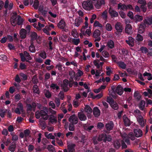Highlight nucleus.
I'll return each mask as SVG.
<instances>
[{
  "label": "nucleus",
  "mask_w": 152,
  "mask_h": 152,
  "mask_svg": "<svg viewBox=\"0 0 152 152\" xmlns=\"http://www.w3.org/2000/svg\"><path fill=\"white\" fill-rule=\"evenodd\" d=\"M19 55L20 56L21 60L23 62L26 61L27 62H30L29 61L26 60V59L30 60L32 59L29 53L26 51H24L23 53H20Z\"/></svg>",
  "instance_id": "1"
},
{
  "label": "nucleus",
  "mask_w": 152,
  "mask_h": 152,
  "mask_svg": "<svg viewBox=\"0 0 152 152\" xmlns=\"http://www.w3.org/2000/svg\"><path fill=\"white\" fill-rule=\"evenodd\" d=\"M93 2L90 0H88L87 1H83L82 3L83 8L88 10H90L93 8L92 3Z\"/></svg>",
  "instance_id": "2"
},
{
  "label": "nucleus",
  "mask_w": 152,
  "mask_h": 152,
  "mask_svg": "<svg viewBox=\"0 0 152 152\" xmlns=\"http://www.w3.org/2000/svg\"><path fill=\"white\" fill-rule=\"evenodd\" d=\"M12 14L13 15L10 18V21L12 26H16L17 24V18L18 16L17 13L16 12L13 13Z\"/></svg>",
  "instance_id": "3"
},
{
  "label": "nucleus",
  "mask_w": 152,
  "mask_h": 152,
  "mask_svg": "<svg viewBox=\"0 0 152 152\" xmlns=\"http://www.w3.org/2000/svg\"><path fill=\"white\" fill-rule=\"evenodd\" d=\"M96 8L97 9H99L102 5H104L105 1L104 0H98L96 2H93Z\"/></svg>",
  "instance_id": "4"
},
{
  "label": "nucleus",
  "mask_w": 152,
  "mask_h": 152,
  "mask_svg": "<svg viewBox=\"0 0 152 152\" xmlns=\"http://www.w3.org/2000/svg\"><path fill=\"white\" fill-rule=\"evenodd\" d=\"M85 111L87 113V116L88 118H91V114L92 113V110L90 106L88 105H86L84 108Z\"/></svg>",
  "instance_id": "5"
},
{
  "label": "nucleus",
  "mask_w": 152,
  "mask_h": 152,
  "mask_svg": "<svg viewBox=\"0 0 152 152\" xmlns=\"http://www.w3.org/2000/svg\"><path fill=\"white\" fill-rule=\"evenodd\" d=\"M69 121L71 123L75 124L78 123V119L77 116L74 114L69 117Z\"/></svg>",
  "instance_id": "6"
},
{
  "label": "nucleus",
  "mask_w": 152,
  "mask_h": 152,
  "mask_svg": "<svg viewBox=\"0 0 152 152\" xmlns=\"http://www.w3.org/2000/svg\"><path fill=\"white\" fill-rule=\"evenodd\" d=\"M115 28L117 31L115 32V34L118 35L119 33H121L122 31L123 27L121 23H120L117 22L115 24Z\"/></svg>",
  "instance_id": "7"
},
{
  "label": "nucleus",
  "mask_w": 152,
  "mask_h": 152,
  "mask_svg": "<svg viewBox=\"0 0 152 152\" xmlns=\"http://www.w3.org/2000/svg\"><path fill=\"white\" fill-rule=\"evenodd\" d=\"M68 81H69L67 79H65L64 80L63 83L61 85V86L62 87V88L63 89L65 92H66L68 90Z\"/></svg>",
  "instance_id": "8"
},
{
  "label": "nucleus",
  "mask_w": 152,
  "mask_h": 152,
  "mask_svg": "<svg viewBox=\"0 0 152 152\" xmlns=\"http://www.w3.org/2000/svg\"><path fill=\"white\" fill-rule=\"evenodd\" d=\"M109 13L112 18L117 17L118 15V13L110 7L109 8Z\"/></svg>",
  "instance_id": "9"
},
{
  "label": "nucleus",
  "mask_w": 152,
  "mask_h": 152,
  "mask_svg": "<svg viewBox=\"0 0 152 152\" xmlns=\"http://www.w3.org/2000/svg\"><path fill=\"white\" fill-rule=\"evenodd\" d=\"M124 92V89L120 85H118L116 87L115 92L118 94L121 95Z\"/></svg>",
  "instance_id": "10"
},
{
  "label": "nucleus",
  "mask_w": 152,
  "mask_h": 152,
  "mask_svg": "<svg viewBox=\"0 0 152 152\" xmlns=\"http://www.w3.org/2000/svg\"><path fill=\"white\" fill-rule=\"evenodd\" d=\"M121 136L123 138V140H124V142H125L127 144L130 145V142L128 137V135L126 133H124L123 134L121 135Z\"/></svg>",
  "instance_id": "11"
},
{
  "label": "nucleus",
  "mask_w": 152,
  "mask_h": 152,
  "mask_svg": "<svg viewBox=\"0 0 152 152\" xmlns=\"http://www.w3.org/2000/svg\"><path fill=\"white\" fill-rule=\"evenodd\" d=\"M137 121L139 124L142 126H144L145 125V122L143 117L140 115L137 116Z\"/></svg>",
  "instance_id": "12"
},
{
  "label": "nucleus",
  "mask_w": 152,
  "mask_h": 152,
  "mask_svg": "<svg viewBox=\"0 0 152 152\" xmlns=\"http://www.w3.org/2000/svg\"><path fill=\"white\" fill-rule=\"evenodd\" d=\"M78 116L79 119L81 121H85L87 117L86 115L83 112H79L78 113Z\"/></svg>",
  "instance_id": "13"
},
{
  "label": "nucleus",
  "mask_w": 152,
  "mask_h": 152,
  "mask_svg": "<svg viewBox=\"0 0 152 152\" xmlns=\"http://www.w3.org/2000/svg\"><path fill=\"white\" fill-rule=\"evenodd\" d=\"M146 24L144 23L143 22V24H141L140 25L139 27L138 32L140 34L142 33L144 31V29L146 27Z\"/></svg>",
  "instance_id": "14"
},
{
  "label": "nucleus",
  "mask_w": 152,
  "mask_h": 152,
  "mask_svg": "<svg viewBox=\"0 0 152 152\" xmlns=\"http://www.w3.org/2000/svg\"><path fill=\"white\" fill-rule=\"evenodd\" d=\"M134 133L135 136L136 137H139L142 136V131L140 129H135L134 130Z\"/></svg>",
  "instance_id": "15"
},
{
  "label": "nucleus",
  "mask_w": 152,
  "mask_h": 152,
  "mask_svg": "<svg viewBox=\"0 0 152 152\" xmlns=\"http://www.w3.org/2000/svg\"><path fill=\"white\" fill-rule=\"evenodd\" d=\"M41 116L42 118L45 120H47L48 117V115L47 113H46L44 110H40Z\"/></svg>",
  "instance_id": "16"
},
{
  "label": "nucleus",
  "mask_w": 152,
  "mask_h": 152,
  "mask_svg": "<svg viewBox=\"0 0 152 152\" xmlns=\"http://www.w3.org/2000/svg\"><path fill=\"white\" fill-rule=\"evenodd\" d=\"M93 113L95 117H98L100 115V111L98 108L96 107L94 108L93 110Z\"/></svg>",
  "instance_id": "17"
},
{
  "label": "nucleus",
  "mask_w": 152,
  "mask_h": 152,
  "mask_svg": "<svg viewBox=\"0 0 152 152\" xmlns=\"http://www.w3.org/2000/svg\"><path fill=\"white\" fill-rule=\"evenodd\" d=\"M49 122L52 123H56L57 122V117L53 115H50L48 119Z\"/></svg>",
  "instance_id": "18"
},
{
  "label": "nucleus",
  "mask_w": 152,
  "mask_h": 152,
  "mask_svg": "<svg viewBox=\"0 0 152 152\" xmlns=\"http://www.w3.org/2000/svg\"><path fill=\"white\" fill-rule=\"evenodd\" d=\"M143 22L144 23L147 25H151L152 24V16L150 18H146V19L143 20Z\"/></svg>",
  "instance_id": "19"
},
{
  "label": "nucleus",
  "mask_w": 152,
  "mask_h": 152,
  "mask_svg": "<svg viewBox=\"0 0 152 152\" xmlns=\"http://www.w3.org/2000/svg\"><path fill=\"white\" fill-rule=\"evenodd\" d=\"M132 27L131 25L129 24H127L126 26L125 31V32L128 34H130L132 32Z\"/></svg>",
  "instance_id": "20"
},
{
  "label": "nucleus",
  "mask_w": 152,
  "mask_h": 152,
  "mask_svg": "<svg viewBox=\"0 0 152 152\" xmlns=\"http://www.w3.org/2000/svg\"><path fill=\"white\" fill-rule=\"evenodd\" d=\"M75 146V144H69L67 146L69 152H75L74 148Z\"/></svg>",
  "instance_id": "21"
},
{
  "label": "nucleus",
  "mask_w": 152,
  "mask_h": 152,
  "mask_svg": "<svg viewBox=\"0 0 152 152\" xmlns=\"http://www.w3.org/2000/svg\"><path fill=\"white\" fill-rule=\"evenodd\" d=\"M65 26V23L64 21L62 20H61L58 24V28L61 29H64Z\"/></svg>",
  "instance_id": "22"
},
{
  "label": "nucleus",
  "mask_w": 152,
  "mask_h": 152,
  "mask_svg": "<svg viewBox=\"0 0 152 152\" xmlns=\"http://www.w3.org/2000/svg\"><path fill=\"white\" fill-rule=\"evenodd\" d=\"M20 37L22 39L25 38L26 36V30L23 28H22L20 32Z\"/></svg>",
  "instance_id": "23"
},
{
  "label": "nucleus",
  "mask_w": 152,
  "mask_h": 152,
  "mask_svg": "<svg viewBox=\"0 0 152 152\" xmlns=\"http://www.w3.org/2000/svg\"><path fill=\"white\" fill-rule=\"evenodd\" d=\"M126 42L131 46L134 45V39L132 37H129L128 40H126Z\"/></svg>",
  "instance_id": "24"
},
{
  "label": "nucleus",
  "mask_w": 152,
  "mask_h": 152,
  "mask_svg": "<svg viewBox=\"0 0 152 152\" xmlns=\"http://www.w3.org/2000/svg\"><path fill=\"white\" fill-rule=\"evenodd\" d=\"M82 21V19L80 17H79L78 18L76 19L75 20V26L77 27L79 26Z\"/></svg>",
  "instance_id": "25"
},
{
  "label": "nucleus",
  "mask_w": 152,
  "mask_h": 152,
  "mask_svg": "<svg viewBox=\"0 0 152 152\" xmlns=\"http://www.w3.org/2000/svg\"><path fill=\"white\" fill-rule=\"evenodd\" d=\"M105 126L107 130L110 131L112 129L113 126V124L112 122H110L107 124L105 125Z\"/></svg>",
  "instance_id": "26"
},
{
  "label": "nucleus",
  "mask_w": 152,
  "mask_h": 152,
  "mask_svg": "<svg viewBox=\"0 0 152 152\" xmlns=\"http://www.w3.org/2000/svg\"><path fill=\"white\" fill-rule=\"evenodd\" d=\"M118 10L121 9V10H126L127 8L126 5L124 4H122L121 3H120L118 4Z\"/></svg>",
  "instance_id": "27"
},
{
  "label": "nucleus",
  "mask_w": 152,
  "mask_h": 152,
  "mask_svg": "<svg viewBox=\"0 0 152 152\" xmlns=\"http://www.w3.org/2000/svg\"><path fill=\"white\" fill-rule=\"evenodd\" d=\"M134 96L135 99L137 101H139L141 97V96L137 91L134 93Z\"/></svg>",
  "instance_id": "28"
},
{
  "label": "nucleus",
  "mask_w": 152,
  "mask_h": 152,
  "mask_svg": "<svg viewBox=\"0 0 152 152\" xmlns=\"http://www.w3.org/2000/svg\"><path fill=\"white\" fill-rule=\"evenodd\" d=\"M123 119L124 124L126 126H129L130 124V121L128 118L126 116L124 115L123 116Z\"/></svg>",
  "instance_id": "29"
},
{
  "label": "nucleus",
  "mask_w": 152,
  "mask_h": 152,
  "mask_svg": "<svg viewBox=\"0 0 152 152\" xmlns=\"http://www.w3.org/2000/svg\"><path fill=\"white\" fill-rule=\"evenodd\" d=\"M145 103V101L143 100L141 101L140 102L139 106L140 108L142 110H143L144 109Z\"/></svg>",
  "instance_id": "30"
},
{
  "label": "nucleus",
  "mask_w": 152,
  "mask_h": 152,
  "mask_svg": "<svg viewBox=\"0 0 152 152\" xmlns=\"http://www.w3.org/2000/svg\"><path fill=\"white\" fill-rule=\"evenodd\" d=\"M45 134L46 137L48 139H55V137L51 133L48 134V132H45Z\"/></svg>",
  "instance_id": "31"
},
{
  "label": "nucleus",
  "mask_w": 152,
  "mask_h": 152,
  "mask_svg": "<svg viewBox=\"0 0 152 152\" xmlns=\"http://www.w3.org/2000/svg\"><path fill=\"white\" fill-rule=\"evenodd\" d=\"M31 45L29 47V50L32 53L34 52L35 51V47L34 45L33 42L32 41H31Z\"/></svg>",
  "instance_id": "32"
},
{
  "label": "nucleus",
  "mask_w": 152,
  "mask_h": 152,
  "mask_svg": "<svg viewBox=\"0 0 152 152\" xmlns=\"http://www.w3.org/2000/svg\"><path fill=\"white\" fill-rule=\"evenodd\" d=\"M100 35V32L98 29L96 30L94 32L93 36L95 38H97Z\"/></svg>",
  "instance_id": "33"
},
{
  "label": "nucleus",
  "mask_w": 152,
  "mask_h": 152,
  "mask_svg": "<svg viewBox=\"0 0 152 152\" xmlns=\"http://www.w3.org/2000/svg\"><path fill=\"white\" fill-rule=\"evenodd\" d=\"M31 41H32L33 42L34 40H35L37 38V33L34 32H33L31 33Z\"/></svg>",
  "instance_id": "34"
},
{
  "label": "nucleus",
  "mask_w": 152,
  "mask_h": 152,
  "mask_svg": "<svg viewBox=\"0 0 152 152\" xmlns=\"http://www.w3.org/2000/svg\"><path fill=\"white\" fill-rule=\"evenodd\" d=\"M47 148L50 152H56L54 147L51 145H49Z\"/></svg>",
  "instance_id": "35"
},
{
  "label": "nucleus",
  "mask_w": 152,
  "mask_h": 152,
  "mask_svg": "<svg viewBox=\"0 0 152 152\" xmlns=\"http://www.w3.org/2000/svg\"><path fill=\"white\" fill-rule=\"evenodd\" d=\"M23 20L20 15H18L17 19V24L18 25L22 24Z\"/></svg>",
  "instance_id": "36"
},
{
  "label": "nucleus",
  "mask_w": 152,
  "mask_h": 152,
  "mask_svg": "<svg viewBox=\"0 0 152 152\" xmlns=\"http://www.w3.org/2000/svg\"><path fill=\"white\" fill-rule=\"evenodd\" d=\"M33 90L34 93L39 94V91L38 86L36 85H34L33 86Z\"/></svg>",
  "instance_id": "37"
},
{
  "label": "nucleus",
  "mask_w": 152,
  "mask_h": 152,
  "mask_svg": "<svg viewBox=\"0 0 152 152\" xmlns=\"http://www.w3.org/2000/svg\"><path fill=\"white\" fill-rule=\"evenodd\" d=\"M113 144L114 147L116 148H118L120 147V143L118 140L114 141L113 142Z\"/></svg>",
  "instance_id": "38"
},
{
  "label": "nucleus",
  "mask_w": 152,
  "mask_h": 152,
  "mask_svg": "<svg viewBox=\"0 0 152 152\" xmlns=\"http://www.w3.org/2000/svg\"><path fill=\"white\" fill-rule=\"evenodd\" d=\"M107 45L108 46V47L110 48H113L114 46V44L113 42L111 40L108 41Z\"/></svg>",
  "instance_id": "39"
},
{
  "label": "nucleus",
  "mask_w": 152,
  "mask_h": 152,
  "mask_svg": "<svg viewBox=\"0 0 152 152\" xmlns=\"http://www.w3.org/2000/svg\"><path fill=\"white\" fill-rule=\"evenodd\" d=\"M104 138L103 139V140L104 142H106V140L108 141H110L111 140V138L110 136L108 135L107 136V135L105 134H104Z\"/></svg>",
  "instance_id": "40"
},
{
  "label": "nucleus",
  "mask_w": 152,
  "mask_h": 152,
  "mask_svg": "<svg viewBox=\"0 0 152 152\" xmlns=\"http://www.w3.org/2000/svg\"><path fill=\"white\" fill-rule=\"evenodd\" d=\"M118 63L119 66L121 68L125 69L126 68V65L124 62L120 61L118 62Z\"/></svg>",
  "instance_id": "41"
},
{
  "label": "nucleus",
  "mask_w": 152,
  "mask_h": 152,
  "mask_svg": "<svg viewBox=\"0 0 152 152\" xmlns=\"http://www.w3.org/2000/svg\"><path fill=\"white\" fill-rule=\"evenodd\" d=\"M135 19L137 21H141L143 20V17L139 15H136L135 16Z\"/></svg>",
  "instance_id": "42"
},
{
  "label": "nucleus",
  "mask_w": 152,
  "mask_h": 152,
  "mask_svg": "<svg viewBox=\"0 0 152 152\" xmlns=\"http://www.w3.org/2000/svg\"><path fill=\"white\" fill-rule=\"evenodd\" d=\"M39 5V1L38 0H35L34 1L33 6L35 9H37Z\"/></svg>",
  "instance_id": "43"
},
{
  "label": "nucleus",
  "mask_w": 152,
  "mask_h": 152,
  "mask_svg": "<svg viewBox=\"0 0 152 152\" xmlns=\"http://www.w3.org/2000/svg\"><path fill=\"white\" fill-rule=\"evenodd\" d=\"M110 105H111V107L115 110H117L118 108V104L115 102H114L112 104H110Z\"/></svg>",
  "instance_id": "44"
},
{
  "label": "nucleus",
  "mask_w": 152,
  "mask_h": 152,
  "mask_svg": "<svg viewBox=\"0 0 152 152\" xmlns=\"http://www.w3.org/2000/svg\"><path fill=\"white\" fill-rule=\"evenodd\" d=\"M73 36L75 38H77L78 36V34L75 29H73L72 32Z\"/></svg>",
  "instance_id": "45"
},
{
  "label": "nucleus",
  "mask_w": 152,
  "mask_h": 152,
  "mask_svg": "<svg viewBox=\"0 0 152 152\" xmlns=\"http://www.w3.org/2000/svg\"><path fill=\"white\" fill-rule=\"evenodd\" d=\"M77 71H78V72L76 73V74L77 75V76L75 78V79L76 80H77V77L81 76L83 74V72L80 70L78 69L77 70Z\"/></svg>",
  "instance_id": "46"
},
{
  "label": "nucleus",
  "mask_w": 152,
  "mask_h": 152,
  "mask_svg": "<svg viewBox=\"0 0 152 152\" xmlns=\"http://www.w3.org/2000/svg\"><path fill=\"white\" fill-rule=\"evenodd\" d=\"M80 42V40L79 39H73L72 40V42L74 45H77Z\"/></svg>",
  "instance_id": "47"
},
{
  "label": "nucleus",
  "mask_w": 152,
  "mask_h": 152,
  "mask_svg": "<svg viewBox=\"0 0 152 152\" xmlns=\"http://www.w3.org/2000/svg\"><path fill=\"white\" fill-rule=\"evenodd\" d=\"M60 100L59 99L56 98L55 100V102L57 107H59L60 105Z\"/></svg>",
  "instance_id": "48"
},
{
  "label": "nucleus",
  "mask_w": 152,
  "mask_h": 152,
  "mask_svg": "<svg viewBox=\"0 0 152 152\" xmlns=\"http://www.w3.org/2000/svg\"><path fill=\"white\" fill-rule=\"evenodd\" d=\"M16 147L15 145H13L10 146L9 148V150L10 151L12 152H14Z\"/></svg>",
  "instance_id": "49"
},
{
  "label": "nucleus",
  "mask_w": 152,
  "mask_h": 152,
  "mask_svg": "<svg viewBox=\"0 0 152 152\" xmlns=\"http://www.w3.org/2000/svg\"><path fill=\"white\" fill-rule=\"evenodd\" d=\"M137 3L141 4V5H146V2L145 0H138Z\"/></svg>",
  "instance_id": "50"
},
{
  "label": "nucleus",
  "mask_w": 152,
  "mask_h": 152,
  "mask_svg": "<svg viewBox=\"0 0 152 152\" xmlns=\"http://www.w3.org/2000/svg\"><path fill=\"white\" fill-rule=\"evenodd\" d=\"M107 102L110 104L114 102L113 99L110 97H107Z\"/></svg>",
  "instance_id": "51"
},
{
  "label": "nucleus",
  "mask_w": 152,
  "mask_h": 152,
  "mask_svg": "<svg viewBox=\"0 0 152 152\" xmlns=\"http://www.w3.org/2000/svg\"><path fill=\"white\" fill-rule=\"evenodd\" d=\"M74 124L71 123L69 125V130L71 131H73L74 130Z\"/></svg>",
  "instance_id": "52"
},
{
  "label": "nucleus",
  "mask_w": 152,
  "mask_h": 152,
  "mask_svg": "<svg viewBox=\"0 0 152 152\" xmlns=\"http://www.w3.org/2000/svg\"><path fill=\"white\" fill-rule=\"evenodd\" d=\"M50 87L52 88L53 89L55 88L56 90H58L59 89V87L57 86L56 84H52L50 86Z\"/></svg>",
  "instance_id": "53"
},
{
  "label": "nucleus",
  "mask_w": 152,
  "mask_h": 152,
  "mask_svg": "<svg viewBox=\"0 0 152 152\" xmlns=\"http://www.w3.org/2000/svg\"><path fill=\"white\" fill-rule=\"evenodd\" d=\"M102 55L105 57H107L109 56V54L105 50L102 52Z\"/></svg>",
  "instance_id": "54"
},
{
  "label": "nucleus",
  "mask_w": 152,
  "mask_h": 152,
  "mask_svg": "<svg viewBox=\"0 0 152 152\" xmlns=\"http://www.w3.org/2000/svg\"><path fill=\"white\" fill-rule=\"evenodd\" d=\"M107 12L106 10H105L102 14L103 18L106 19L107 18Z\"/></svg>",
  "instance_id": "55"
},
{
  "label": "nucleus",
  "mask_w": 152,
  "mask_h": 152,
  "mask_svg": "<svg viewBox=\"0 0 152 152\" xmlns=\"http://www.w3.org/2000/svg\"><path fill=\"white\" fill-rule=\"evenodd\" d=\"M94 26H99L100 27H102V24L99 23V22L97 21H96L94 23Z\"/></svg>",
  "instance_id": "56"
},
{
  "label": "nucleus",
  "mask_w": 152,
  "mask_h": 152,
  "mask_svg": "<svg viewBox=\"0 0 152 152\" xmlns=\"http://www.w3.org/2000/svg\"><path fill=\"white\" fill-rule=\"evenodd\" d=\"M128 137L130 139L132 140H134L135 137L134 136L133 134L132 133H130L129 134Z\"/></svg>",
  "instance_id": "57"
},
{
  "label": "nucleus",
  "mask_w": 152,
  "mask_h": 152,
  "mask_svg": "<svg viewBox=\"0 0 152 152\" xmlns=\"http://www.w3.org/2000/svg\"><path fill=\"white\" fill-rule=\"evenodd\" d=\"M18 108H19L20 111L23 112L24 110L23 109V107L22 104L21 103H19L18 104Z\"/></svg>",
  "instance_id": "58"
},
{
  "label": "nucleus",
  "mask_w": 152,
  "mask_h": 152,
  "mask_svg": "<svg viewBox=\"0 0 152 152\" xmlns=\"http://www.w3.org/2000/svg\"><path fill=\"white\" fill-rule=\"evenodd\" d=\"M40 56L43 58H45L46 57V54L44 51L41 52L40 54Z\"/></svg>",
  "instance_id": "59"
},
{
  "label": "nucleus",
  "mask_w": 152,
  "mask_h": 152,
  "mask_svg": "<svg viewBox=\"0 0 152 152\" xmlns=\"http://www.w3.org/2000/svg\"><path fill=\"white\" fill-rule=\"evenodd\" d=\"M40 111H37L35 114V115L36 118L37 119H39L40 118V116H41V114H40Z\"/></svg>",
  "instance_id": "60"
},
{
  "label": "nucleus",
  "mask_w": 152,
  "mask_h": 152,
  "mask_svg": "<svg viewBox=\"0 0 152 152\" xmlns=\"http://www.w3.org/2000/svg\"><path fill=\"white\" fill-rule=\"evenodd\" d=\"M137 40L139 41H141L143 40V37L140 35L138 34L137 37Z\"/></svg>",
  "instance_id": "61"
},
{
  "label": "nucleus",
  "mask_w": 152,
  "mask_h": 152,
  "mask_svg": "<svg viewBox=\"0 0 152 152\" xmlns=\"http://www.w3.org/2000/svg\"><path fill=\"white\" fill-rule=\"evenodd\" d=\"M106 29L109 31H110L112 30V26L109 23H107L106 26Z\"/></svg>",
  "instance_id": "62"
},
{
  "label": "nucleus",
  "mask_w": 152,
  "mask_h": 152,
  "mask_svg": "<svg viewBox=\"0 0 152 152\" xmlns=\"http://www.w3.org/2000/svg\"><path fill=\"white\" fill-rule=\"evenodd\" d=\"M103 138H104V134H101L99 135V137H98V140L99 141H101Z\"/></svg>",
  "instance_id": "63"
},
{
  "label": "nucleus",
  "mask_w": 152,
  "mask_h": 152,
  "mask_svg": "<svg viewBox=\"0 0 152 152\" xmlns=\"http://www.w3.org/2000/svg\"><path fill=\"white\" fill-rule=\"evenodd\" d=\"M140 50L142 53H146L148 52V49L146 48L142 47L140 48Z\"/></svg>",
  "instance_id": "64"
}]
</instances>
